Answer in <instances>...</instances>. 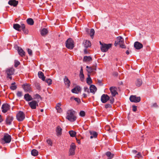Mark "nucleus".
<instances>
[{"mask_svg": "<svg viewBox=\"0 0 159 159\" xmlns=\"http://www.w3.org/2000/svg\"><path fill=\"white\" fill-rule=\"evenodd\" d=\"M76 140L77 142V143H79V144L80 143V140L78 139L77 138H76Z\"/></svg>", "mask_w": 159, "mask_h": 159, "instance_id": "338daca9", "label": "nucleus"}, {"mask_svg": "<svg viewBox=\"0 0 159 159\" xmlns=\"http://www.w3.org/2000/svg\"><path fill=\"white\" fill-rule=\"evenodd\" d=\"M87 83L88 84V85H90L91 83H92V80L91 78L89 76L87 79Z\"/></svg>", "mask_w": 159, "mask_h": 159, "instance_id": "4c0bfd02", "label": "nucleus"}, {"mask_svg": "<svg viewBox=\"0 0 159 159\" xmlns=\"http://www.w3.org/2000/svg\"><path fill=\"white\" fill-rule=\"evenodd\" d=\"M20 25L22 30H23L25 29V26L24 24H21V25Z\"/></svg>", "mask_w": 159, "mask_h": 159, "instance_id": "603ef678", "label": "nucleus"}, {"mask_svg": "<svg viewBox=\"0 0 159 159\" xmlns=\"http://www.w3.org/2000/svg\"><path fill=\"white\" fill-rule=\"evenodd\" d=\"M26 21L27 24L30 25H32L34 24V21L32 18H29L27 19Z\"/></svg>", "mask_w": 159, "mask_h": 159, "instance_id": "bb28decb", "label": "nucleus"}, {"mask_svg": "<svg viewBox=\"0 0 159 159\" xmlns=\"http://www.w3.org/2000/svg\"><path fill=\"white\" fill-rule=\"evenodd\" d=\"M48 33V31L47 29L44 28L41 30L40 33L42 36H44Z\"/></svg>", "mask_w": 159, "mask_h": 159, "instance_id": "b1692460", "label": "nucleus"}, {"mask_svg": "<svg viewBox=\"0 0 159 159\" xmlns=\"http://www.w3.org/2000/svg\"><path fill=\"white\" fill-rule=\"evenodd\" d=\"M109 101H110V103L111 104H112L114 102V99L112 97L111 98H110Z\"/></svg>", "mask_w": 159, "mask_h": 159, "instance_id": "5fc2aeb1", "label": "nucleus"}, {"mask_svg": "<svg viewBox=\"0 0 159 159\" xmlns=\"http://www.w3.org/2000/svg\"><path fill=\"white\" fill-rule=\"evenodd\" d=\"M18 1L16 0H10L8 3L11 6L16 7L18 4Z\"/></svg>", "mask_w": 159, "mask_h": 159, "instance_id": "f3484780", "label": "nucleus"}, {"mask_svg": "<svg viewBox=\"0 0 159 159\" xmlns=\"http://www.w3.org/2000/svg\"><path fill=\"white\" fill-rule=\"evenodd\" d=\"M106 154L109 157V159H111L114 156V154H112L110 152H106Z\"/></svg>", "mask_w": 159, "mask_h": 159, "instance_id": "2f4dec72", "label": "nucleus"}, {"mask_svg": "<svg viewBox=\"0 0 159 159\" xmlns=\"http://www.w3.org/2000/svg\"><path fill=\"white\" fill-rule=\"evenodd\" d=\"M45 81L47 83H48V85H50L52 83V80L50 79H47Z\"/></svg>", "mask_w": 159, "mask_h": 159, "instance_id": "a19ab883", "label": "nucleus"}, {"mask_svg": "<svg viewBox=\"0 0 159 159\" xmlns=\"http://www.w3.org/2000/svg\"><path fill=\"white\" fill-rule=\"evenodd\" d=\"M74 100L78 103H80L81 102L80 99L78 98H74Z\"/></svg>", "mask_w": 159, "mask_h": 159, "instance_id": "864d4df0", "label": "nucleus"}, {"mask_svg": "<svg viewBox=\"0 0 159 159\" xmlns=\"http://www.w3.org/2000/svg\"><path fill=\"white\" fill-rule=\"evenodd\" d=\"M15 83L14 82L11 84V85L10 87V89L13 90H15L17 88V86L16 85H15Z\"/></svg>", "mask_w": 159, "mask_h": 159, "instance_id": "72a5a7b5", "label": "nucleus"}, {"mask_svg": "<svg viewBox=\"0 0 159 159\" xmlns=\"http://www.w3.org/2000/svg\"><path fill=\"white\" fill-rule=\"evenodd\" d=\"M14 70L13 68L9 69L7 70V75L8 76L14 74Z\"/></svg>", "mask_w": 159, "mask_h": 159, "instance_id": "5701e85b", "label": "nucleus"}, {"mask_svg": "<svg viewBox=\"0 0 159 159\" xmlns=\"http://www.w3.org/2000/svg\"><path fill=\"white\" fill-rule=\"evenodd\" d=\"M81 88L80 86H77L71 90V92L75 93H78L80 91Z\"/></svg>", "mask_w": 159, "mask_h": 159, "instance_id": "a211bd4d", "label": "nucleus"}, {"mask_svg": "<svg viewBox=\"0 0 159 159\" xmlns=\"http://www.w3.org/2000/svg\"><path fill=\"white\" fill-rule=\"evenodd\" d=\"M83 44L84 47L86 48L91 46V43L89 41L84 40L83 41Z\"/></svg>", "mask_w": 159, "mask_h": 159, "instance_id": "2eb2a0df", "label": "nucleus"}, {"mask_svg": "<svg viewBox=\"0 0 159 159\" xmlns=\"http://www.w3.org/2000/svg\"><path fill=\"white\" fill-rule=\"evenodd\" d=\"M24 32V33L25 34H28V30L26 28L23 30H22Z\"/></svg>", "mask_w": 159, "mask_h": 159, "instance_id": "13d9d810", "label": "nucleus"}, {"mask_svg": "<svg viewBox=\"0 0 159 159\" xmlns=\"http://www.w3.org/2000/svg\"><path fill=\"white\" fill-rule=\"evenodd\" d=\"M80 74H83V67L82 66L81 67V69L80 72Z\"/></svg>", "mask_w": 159, "mask_h": 159, "instance_id": "0e129e2a", "label": "nucleus"}, {"mask_svg": "<svg viewBox=\"0 0 159 159\" xmlns=\"http://www.w3.org/2000/svg\"><path fill=\"white\" fill-rule=\"evenodd\" d=\"M11 137L10 135L7 133H5L2 140L4 141L6 143H9L11 141Z\"/></svg>", "mask_w": 159, "mask_h": 159, "instance_id": "0eeeda50", "label": "nucleus"}, {"mask_svg": "<svg viewBox=\"0 0 159 159\" xmlns=\"http://www.w3.org/2000/svg\"><path fill=\"white\" fill-rule=\"evenodd\" d=\"M109 99L110 97L107 94H103L101 97V100L102 103H105Z\"/></svg>", "mask_w": 159, "mask_h": 159, "instance_id": "9b49d317", "label": "nucleus"}, {"mask_svg": "<svg viewBox=\"0 0 159 159\" xmlns=\"http://www.w3.org/2000/svg\"><path fill=\"white\" fill-rule=\"evenodd\" d=\"M85 112L83 111H81L80 112V115L81 117H84L85 116Z\"/></svg>", "mask_w": 159, "mask_h": 159, "instance_id": "49530a36", "label": "nucleus"}, {"mask_svg": "<svg viewBox=\"0 0 159 159\" xmlns=\"http://www.w3.org/2000/svg\"><path fill=\"white\" fill-rule=\"evenodd\" d=\"M61 105V103H58L57 104L56 107H60Z\"/></svg>", "mask_w": 159, "mask_h": 159, "instance_id": "e2e57ef3", "label": "nucleus"}, {"mask_svg": "<svg viewBox=\"0 0 159 159\" xmlns=\"http://www.w3.org/2000/svg\"><path fill=\"white\" fill-rule=\"evenodd\" d=\"M129 100L132 102L137 103L140 101L141 98L140 97H137L135 95H131L130 97Z\"/></svg>", "mask_w": 159, "mask_h": 159, "instance_id": "6e6552de", "label": "nucleus"}, {"mask_svg": "<svg viewBox=\"0 0 159 159\" xmlns=\"http://www.w3.org/2000/svg\"><path fill=\"white\" fill-rule=\"evenodd\" d=\"M74 41L72 39L69 38L66 42V47L70 49H72L74 47Z\"/></svg>", "mask_w": 159, "mask_h": 159, "instance_id": "7ed1b4c3", "label": "nucleus"}, {"mask_svg": "<svg viewBox=\"0 0 159 159\" xmlns=\"http://www.w3.org/2000/svg\"><path fill=\"white\" fill-rule=\"evenodd\" d=\"M143 82L142 80L140 79H137L136 82V86L137 87H140L142 84Z\"/></svg>", "mask_w": 159, "mask_h": 159, "instance_id": "c85d7f7f", "label": "nucleus"}, {"mask_svg": "<svg viewBox=\"0 0 159 159\" xmlns=\"http://www.w3.org/2000/svg\"><path fill=\"white\" fill-rule=\"evenodd\" d=\"M100 44L101 45V49L102 52H105L107 51L111 47V44H106L105 43H102L100 41Z\"/></svg>", "mask_w": 159, "mask_h": 159, "instance_id": "f03ea898", "label": "nucleus"}, {"mask_svg": "<svg viewBox=\"0 0 159 159\" xmlns=\"http://www.w3.org/2000/svg\"><path fill=\"white\" fill-rule=\"evenodd\" d=\"M56 110L58 112L61 113L62 112V110L61 107H56Z\"/></svg>", "mask_w": 159, "mask_h": 159, "instance_id": "3c124183", "label": "nucleus"}, {"mask_svg": "<svg viewBox=\"0 0 159 159\" xmlns=\"http://www.w3.org/2000/svg\"><path fill=\"white\" fill-rule=\"evenodd\" d=\"M110 90L112 96H115L118 93L117 92V89L115 87H110Z\"/></svg>", "mask_w": 159, "mask_h": 159, "instance_id": "f8f14e48", "label": "nucleus"}, {"mask_svg": "<svg viewBox=\"0 0 159 159\" xmlns=\"http://www.w3.org/2000/svg\"><path fill=\"white\" fill-rule=\"evenodd\" d=\"M22 87L25 92L30 93L32 92L31 84L27 83L23 84Z\"/></svg>", "mask_w": 159, "mask_h": 159, "instance_id": "20e7f679", "label": "nucleus"}, {"mask_svg": "<svg viewBox=\"0 0 159 159\" xmlns=\"http://www.w3.org/2000/svg\"><path fill=\"white\" fill-rule=\"evenodd\" d=\"M92 60V58L90 56H85L84 57L83 61L84 62H89Z\"/></svg>", "mask_w": 159, "mask_h": 159, "instance_id": "393cba45", "label": "nucleus"}, {"mask_svg": "<svg viewBox=\"0 0 159 159\" xmlns=\"http://www.w3.org/2000/svg\"><path fill=\"white\" fill-rule=\"evenodd\" d=\"M134 46L136 49H140L143 47V45L138 42H136L134 43Z\"/></svg>", "mask_w": 159, "mask_h": 159, "instance_id": "ddd939ff", "label": "nucleus"}, {"mask_svg": "<svg viewBox=\"0 0 159 159\" xmlns=\"http://www.w3.org/2000/svg\"><path fill=\"white\" fill-rule=\"evenodd\" d=\"M20 64V62L18 61H15L14 66L15 67H17Z\"/></svg>", "mask_w": 159, "mask_h": 159, "instance_id": "a18cd8bd", "label": "nucleus"}, {"mask_svg": "<svg viewBox=\"0 0 159 159\" xmlns=\"http://www.w3.org/2000/svg\"><path fill=\"white\" fill-rule=\"evenodd\" d=\"M16 118L19 121H22L25 118V114L22 111H20L16 114Z\"/></svg>", "mask_w": 159, "mask_h": 159, "instance_id": "39448f33", "label": "nucleus"}, {"mask_svg": "<svg viewBox=\"0 0 159 159\" xmlns=\"http://www.w3.org/2000/svg\"><path fill=\"white\" fill-rule=\"evenodd\" d=\"M69 133L71 137H74L76 134V132L73 130H70L69 131Z\"/></svg>", "mask_w": 159, "mask_h": 159, "instance_id": "f704fd0d", "label": "nucleus"}, {"mask_svg": "<svg viewBox=\"0 0 159 159\" xmlns=\"http://www.w3.org/2000/svg\"><path fill=\"white\" fill-rule=\"evenodd\" d=\"M39 101H36L35 100H32V101L28 103L29 105L32 109H35L36 107L38 106V102Z\"/></svg>", "mask_w": 159, "mask_h": 159, "instance_id": "1a4fd4ad", "label": "nucleus"}, {"mask_svg": "<svg viewBox=\"0 0 159 159\" xmlns=\"http://www.w3.org/2000/svg\"><path fill=\"white\" fill-rule=\"evenodd\" d=\"M13 27L14 29L18 31H20L21 30L20 25L18 24H14Z\"/></svg>", "mask_w": 159, "mask_h": 159, "instance_id": "aec40b11", "label": "nucleus"}, {"mask_svg": "<svg viewBox=\"0 0 159 159\" xmlns=\"http://www.w3.org/2000/svg\"><path fill=\"white\" fill-rule=\"evenodd\" d=\"M89 132L90 134L93 136L94 138H96L97 137L98 134L96 132L90 131Z\"/></svg>", "mask_w": 159, "mask_h": 159, "instance_id": "473e14b6", "label": "nucleus"}, {"mask_svg": "<svg viewBox=\"0 0 159 159\" xmlns=\"http://www.w3.org/2000/svg\"><path fill=\"white\" fill-rule=\"evenodd\" d=\"M95 33L94 30L93 29H91L90 31V35L92 39H93Z\"/></svg>", "mask_w": 159, "mask_h": 159, "instance_id": "c9c22d12", "label": "nucleus"}, {"mask_svg": "<svg viewBox=\"0 0 159 159\" xmlns=\"http://www.w3.org/2000/svg\"><path fill=\"white\" fill-rule=\"evenodd\" d=\"M39 77L43 81H44L45 80V77L43 73L41 71H39L38 73Z\"/></svg>", "mask_w": 159, "mask_h": 159, "instance_id": "a878e982", "label": "nucleus"}, {"mask_svg": "<svg viewBox=\"0 0 159 159\" xmlns=\"http://www.w3.org/2000/svg\"><path fill=\"white\" fill-rule=\"evenodd\" d=\"M123 43H122L119 44L120 46L122 48H126L125 46L124 45Z\"/></svg>", "mask_w": 159, "mask_h": 159, "instance_id": "4d7b16f0", "label": "nucleus"}, {"mask_svg": "<svg viewBox=\"0 0 159 159\" xmlns=\"http://www.w3.org/2000/svg\"><path fill=\"white\" fill-rule=\"evenodd\" d=\"M75 112V111L72 109L67 111L66 118L70 121L73 122L75 121L76 119V117L74 115Z\"/></svg>", "mask_w": 159, "mask_h": 159, "instance_id": "f257e3e1", "label": "nucleus"}, {"mask_svg": "<svg viewBox=\"0 0 159 159\" xmlns=\"http://www.w3.org/2000/svg\"><path fill=\"white\" fill-rule=\"evenodd\" d=\"M98 83L100 85H102V81L101 80H98Z\"/></svg>", "mask_w": 159, "mask_h": 159, "instance_id": "69168bd1", "label": "nucleus"}, {"mask_svg": "<svg viewBox=\"0 0 159 159\" xmlns=\"http://www.w3.org/2000/svg\"><path fill=\"white\" fill-rule=\"evenodd\" d=\"M14 119L13 117L11 115L8 116L6 119V124L7 125H11Z\"/></svg>", "mask_w": 159, "mask_h": 159, "instance_id": "9d476101", "label": "nucleus"}, {"mask_svg": "<svg viewBox=\"0 0 159 159\" xmlns=\"http://www.w3.org/2000/svg\"><path fill=\"white\" fill-rule=\"evenodd\" d=\"M24 99L27 102L32 100L33 98L30 95L29 93H26L25 94L24 96Z\"/></svg>", "mask_w": 159, "mask_h": 159, "instance_id": "dca6fc26", "label": "nucleus"}, {"mask_svg": "<svg viewBox=\"0 0 159 159\" xmlns=\"http://www.w3.org/2000/svg\"><path fill=\"white\" fill-rule=\"evenodd\" d=\"M11 108L10 105L7 103L3 104L1 107L2 112L4 113H6Z\"/></svg>", "mask_w": 159, "mask_h": 159, "instance_id": "423d86ee", "label": "nucleus"}, {"mask_svg": "<svg viewBox=\"0 0 159 159\" xmlns=\"http://www.w3.org/2000/svg\"><path fill=\"white\" fill-rule=\"evenodd\" d=\"M69 152V156H73L75 155V150L70 149Z\"/></svg>", "mask_w": 159, "mask_h": 159, "instance_id": "e433bc0d", "label": "nucleus"}, {"mask_svg": "<svg viewBox=\"0 0 159 159\" xmlns=\"http://www.w3.org/2000/svg\"><path fill=\"white\" fill-rule=\"evenodd\" d=\"M64 81L65 84L66 85L67 88H69L70 85V81L66 76L65 77Z\"/></svg>", "mask_w": 159, "mask_h": 159, "instance_id": "6ab92c4d", "label": "nucleus"}, {"mask_svg": "<svg viewBox=\"0 0 159 159\" xmlns=\"http://www.w3.org/2000/svg\"><path fill=\"white\" fill-rule=\"evenodd\" d=\"M76 148V146L74 143H72L70 145V149H72L73 150H75Z\"/></svg>", "mask_w": 159, "mask_h": 159, "instance_id": "79ce46f5", "label": "nucleus"}, {"mask_svg": "<svg viewBox=\"0 0 159 159\" xmlns=\"http://www.w3.org/2000/svg\"><path fill=\"white\" fill-rule=\"evenodd\" d=\"M62 129L60 126H58L57 127L56 131L57 136L60 135L62 133Z\"/></svg>", "mask_w": 159, "mask_h": 159, "instance_id": "4be33fe9", "label": "nucleus"}, {"mask_svg": "<svg viewBox=\"0 0 159 159\" xmlns=\"http://www.w3.org/2000/svg\"><path fill=\"white\" fill-rule=\"evenodd\" d=\"M35 86L36 89L38 90H41V87L39 83H36L35 84Z\"/></svg>", "mask_w": 159, "mask_h": 159, "instance_id": "58836bf2", "label": "nucleus"}, {"mask_svg": "<svg viewBox=\"0 0 159 159\" xmlns=\"http://www.w3.org/2000/svg\"><path fill=\"white\" fill-rule=\"evenodd\" d=\"M96 65L93 66L91 67H90L89 69L87 70V71L88 73L93 71L94 70H96Z\"/></svg>", "mask_w": 159, "mask_h": 159, "instance_id": "cd10ccee", "label": "nucleus"}, {"mask_svg": "<svg viewBox=\"0 0 159 159\" xmlns=\"http://www.w3.org/2000/svg\"><path fill=\"white\" fill-rule=\"evenodd\" d=\"M152 107L155 108L157 107L158 105H157V104L156 103H155L152 104Z\"/></svg>", "mask_w": 159, "mask_h": 159, "instance_id": "bf43d9fd", "label": "nucleus"}, {"mask_svg": "<svg viewBox=\"0 0 159 159\" xmlns=\"http://www.w3.org/2000/svg\"><path fill=\"white\" fill-rule=\"evenodd\" d=\"M79 76L80 77V80L81 81H83L84 78V74H80Z\"/></svg>", "mask_w": 159, "mask_h": 159, "instance_id": "de8ad7c7", "label": "nucleus"}, {"mask_svg": "<svg viewBox=\"0 0 159 159\" xmlns=\"http://www.w3.org/2000/svg\"><path fill=\"white\" fill-rule=\"evenodd\" d=\"M18 52L19 55L21 57L24 56L25 53V51L21 48L19 47H18Z\"/></svg>", "mask_w": 159, "mask_h": 159, "instance_id": "412c9836", "label": "nucleus"}, {"mask_svg": "<svg viewBox=\"0 0 159 159\" xmlns=\"http://www.w3.org/2000/svg\"><path fill=\"white\" fill-rule=\"evenodd\" d=\"M84 53L85 54H86L89 53L87 51V48H85L84 50Z\"/></svg>", "mask_w": 159, "mask_h": 159, "instance_id": "680f3d73", "label": "nucleus"}, {"mask_svg": "<svg viewBox=\"0 0 159 159\" xmlns=\"http://www.w3.org/2000/svg\"><path fill=\"white\" fill-rule=\"evenodd\" d=\"M31 154L33 156H37L38 154V152L36 150L33 149L31 151Z\"/></svg>", "mask_w": 159, "mask_h": 159, "instance_id": "7c9ffc66", "label": "nucleus"}, {"mask_svg": "<svg viewBox=\"0 0 159 159\" xmlns=\"http://www.w3.org/2000/svg\"><path fill=\"white\" fill-rule=\"evenodd\" d=\"M27 51L28 54L30 56H32V51L31 49L30 48H28Z\"/></svg>", "mask_w": 159, "mask_h": 159, "instance_id": "8fccbe9b", "label": "nucleus"}, {"mask_svg": "<svg viewBox=\"0 0 159 159\" xmlns=\"http://www.w3.org/2000/svg\"><path fill=\"white\" fill-rule=\"evenodd\" d=\"M90 93H91L93 94H94L96 92L97 90V88L94 85H91L90 87Z\"/></svg>", "mask_w": 159, "mask_h": 159, "instance_id": "4468645a", "label": "nucleus"}, {"mask_svg": "<svg viewBox=\"0 0 159 159\" xmlns=\"http://www.w3.org/2000/svg\"><path fill=\"white\" fill-rule=\"evenodd\" d=\"M118 44L119 45V43H118V42L117 41H115V46H116Z\"/></svg>", "mask_w": 159, "mask_h": 159, "instance_id": "774afa93", "label": "nucleus"}, {"mask_svg": "<svg viewBox=\"0 0 159 159\" xmlns=\"http://www.w3.org/2000/svg\"><path fill=\"white\" fill-rule=\"evenodd\" d=\"M16 95L18 97H21L22 96V92L21 91H18L16 93Z\"/></svg>", "mask_w": 159, "mask_h": 159, "instance_id": "c03bdc74", "label": "nucleus"}, {"mask_svg": "<svg viewBox=\"0 0 159 159\" xmlns=\"http://www.w3.org/2000/svg\"><path fill=\"white\" fill-rule=\"evenodd\" d=\"M39 98L41 99V97L39 94H36L34 95L33 99H39Z\"/></svg>", "mask_w": 159, "mask_h": 159, "instance_id": "ea45409f", "label": "nucleus"}, {"mask_svg": "<svg viewBox=\"0 0 159 159\" xmlns=\"http://www.w3.org/2000/svg\"><path fill=\"white\" fill-rule=\"evenodd\" d=\"M111 107V105L109 104H107L105 105V107L106 108Z\"/></svg>", "mask_w": 159, "mask_h": 159, "instance_id": "052dcab7", "label": "nucleus"}, {"mask_svg": "<svg viewBox=\"0 0 159 159\" xmlns=\"http://www.w3.org/2000/svg\"><path fill=\"white\" fill-rule=\"evenodd\" d=\"M116 39L117 41L119 43V44L124 43V39L121 36H119L117 37Z\"/></svg>", "mask_w": 159, "mask_h": 159, "instance_id": "c756f323", "label": "nucleus"}, {"mask_svg": "<svg viewBox=\"0 0 159 159\" xmlns=\"http://www.w3.org/2000/svg\"><path fill=\"white\" fill-rule=\"evenodd\" d=\"M132 107L133 108V111H135L137 109V107L135 105H133Z\"/></svg>", "mask_w": 159, "mask_h": 159, "instance_id": "6e6d98bb", "label": "nucleus"}, {"mask_svg": "<svg viewBox=\"0 0 159 159\" xmlns=\"http://www.w3.org/2000/svg\"><path fill=\"white\" fill-rule=\"evenodd\" d=\"M84 91L85 92H87L88 93H90V91H89V88L87 87H84Z\"/></svg>", "mask_w": 159, "mask_h": 159, "instance_id": "09e8293b", "label": "nucleus"}, {"mask_svg": "<svg viewBox=\"0 0 159 159\" xmlns=\"http://www.w3.org/2000/svg\"><path fill=\"white\" fill-rule=\"evenodd\" d=\"M47 143L49 146H52V142L51 139H48L46 140Z\"/></svg>", "mask_w": 159, "mask_h": 159, "instance_id": "37998d69", "label": "nucleus"}]
</instances>
